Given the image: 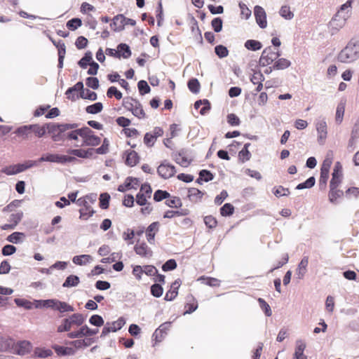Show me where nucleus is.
<instances>
[{"mask_svg": "<svg viewBox=\"0 0 359 359\" xmlns=\"http://www.w3.org/2000/svg\"><path fill=\"white\" fill-rule=\"evenodd\" d=\"M77 127V123H58L55 122L46 123L47 133L54 142L65 141L68 130Z\"/></svg>", "mask_w": 359, "mask_h": 359, "instance_id": "nucleus-1", "label": "nucleus"}, {"mask_svg": "<svg viewBox=\"0 0 359 359\" xmlns=\"http://www.w3.org/2000/svg\"><path fill=\"white\" fill-rule=\"evenodd\" d=\"M96 199V195L92 194L81 197L76 201V204L82 207L79 210L80 219L86 220L93 215L95 211L92 209L91 204H93Z\"/></svg>", "mask_w": 359, "mask_h": 359, "instance_id": "nucleus-2", "label": "nucleus"}, {"mask_svg": "<svg viewBox=\"0 0 359 359\" xmlns=\"http://www.w3.org/2000/svg\"><path fill=\"white\" fill-rule=\"evenodd\" d=\"M85 321V317L81 313H74L67 318H65L61 325L57 327L58 332H69L74 326H81Z\"/></svg>", "mask_w": 359, "mask_h": 359, "instance_id": "nucleus-3", "label": "nucleus"}, {"mask_svg": "<svg viewBox=\"0 0 359 359\" xmlns=\"http://www.w3.org/2000/svg\"><path fill=\"white\" fill-rule=\"evenodd\" d=\"M101 143V138L88 127H83V141L81 142V147L89 146L95 147Z\"/></svg>", "mask_w": 359, "mask_h": 359, "instance_id": "nucleus-4", "label": "nucleus"}, {"mask_svg": "<svg viewBox=\"0 0 359 359\" xmlns=\"http://www.w3.org/2000/svg\"><path fill=\"white\" fill-rule=\"evenodd\" d=\"M113 22L110 25L114 32H119L124 29L126 25L135 26V20L127 18L122 14L115 15L112 19Z\"/></svg>", "mask_w": 359, "mask_h": 359, "instance_id": "nucleus-5", "label": "nucleus"}, {"mask_svg": "<svg viewBox=\"0 0 359 359\" xmlns=\"http://www.w3.org/2000/svg\"><path fill=\"white\" fill-rule=\"evenodd\" d=\"M76 160V159L74 156L60 155L57 154H47L46 155L42 156L39 158L40 162L48 161L62 164H65L66 163H72L74 162Z\"/></svg>", "mask_w": 359, "mask_h": 359, "instance_id": "nucleus-6", "label": "nucleus"}, {"mask_svg": "<svg viewBox=\"0 0 359 359\" xmlns=\"http://www.w3.org/2000/svg\"><path fill=\"white\" fill-rule=\"evenodd\" d=\"M35 164V162L33 161H27L24 163H18L6 166L2 169V172L7 175H15L33 167Z\"/></svg>", "mask_w": 359, "mask_h": 359, "instance_id": "nucleus-7", "label": "nucleus"}, {"mask_svg": "<svg viewBox=\"0 0 359 359\" xmlns=\"http://www.w3.org/2000/svg\"><path fill=\"white\" fill-rule=\"evenodd\" d=\"M280 56L278 50H275L272 47L266 48L260 57L259 63L262 66H268L276 61Z\"/></svg>", "mask_w": 359, "mask_h": 359, "instance_id": "nucleus-8", "label": "nucleus"}, {"mask_svg": "<svg viewBox=\"0 0 359 359\" xmlns=\"http://www.w3.org/2000/svg\"><path fill=\"white\" fill-rule=\"evenodd\" d=\"M152 189L149 184L144 183L141 185L139 193L136 195V203L139 205H145L147 199L151 196Z\"/></svg>", "mask_w": 359, "mask_h": 359, "instance_id": "nucleus-9", "label": "nucleus"}, {"mask_svg": "<svg viewBox=\"0 0 359 359\" xmlns=\"http://www.w3.org/2000/svg\"><path fill=\"white\" fill-rule=\"evenodd\" d=\"M83 127L76 128L68 130L65 140L72 142L75 147H81V142L83 141Z\"/></svg>", "mask_w": 359, "mask_h": 359, "instance_id": "nucleus-10", "label": "nucleus"}, {"mask_svg": "<svg viewBox=\"0 0 359 359\" xmlns=\"http://www.w3.org/2000/svg\"><path fill=\"white\" fill-rule=\"evenodd\" d=\"M126 321L123 318H119L117 320L112 322L111 323H107L103 327L100 337H104L111 332H116L121 330L125 325Z\"/></svg>", "mask_w": 359, "mask_h": 359, "instance_id": "nucleus-11", "label": "nucleus"}, {"mask_svg": "<svg viewBox=\"0 0 359 359\" xmlns=\"http://www.w3.org/2000/svg\"><path fill=\"white\" fill-rule=\"evenodd\" d=\"M158 174L163 179H168L175 175V167L168 163H162L157 168Z\"/></svg>", "mask_w": 359, "mask_h": 359, "instance_id": "nucleus-12", "label": "nucleus"}, {"mask_svg": "<svg viewBox=\"0 0 359 359\" xmlns=\"http://www.w3.org/2000/svg\"><path fill=\"white\" fill-rule=\"evenodd\" d=\"M254 14L255 16L256 22L261 28H265L267 25L266 14L264 9L259 6H256L254 8Z\"/></svg>", "mask_w": 359, "mask_h": 359, "instance_id": "nucleus-13", "label": "nucleus"}, {"mask_svg": "<svg viewBox=\"0 0 359 359\" xmlns=\"http://www.w3.org/2000/svg\"><path fill=\"white\" fill-rule=\"evenodd\" d=\"M67 153L81 158H90L95 154V149L92 148L88 149H69Z\"/></svg>", "mask_w": 359, "mask_h": 359, "instance_id": "nucleus-14", "label": "nucleus"}, {"mask_svg": "<svg viewBox=\"0 0 359 359\" xmlns=\"http://www.w3.org/2000/svg\"><path fill=\"white\" fill-rule=\"evenodd\" d=\"M159 226L158 222H154L146 229L147 240L150 244L154 243L155 236L159 230Z\"/></svg>", "mask_w": 359, "mask_h": 359, "instance_id": "nucleus-15", "label": "nucleus"}, {"mask_svg": "<svg viewBox=\"0 0 359 359\" xmlns=\"http://www.w3.org/2000/svg\"><path fill=\"white\" fill-rule=\"evenodd\" d=\"M181 285V280L180 279H177L175 280L171 286L169 290L167 291L165 293V295L164 297V299L165 301H172L176 298V297L178 294V290Z\"/></svg>", "mask_w": 359, "mask_h": 359, "instance_id": "nucleus-16", "label": "nucleus"}, {"mask_svg": "<svg viewBox=\"0 0 359 359\" xmlns=\"http://www.w3.org/2000/svg\"><path fill=\"white\" fill-rule=\"evenodd\" d=\"M134 250L136 254L142 257H150L152 255V251L144 242L139 243L137 241L134 247Z\"/></svg>", "mask_w": 359, "mask_h": 359, "instance_id": "nucleus-17", "label": "nucleus"}, {"mask_svg": "<svg viewBox=\"0 0 359 359\" xmlns=\"http://www.w3.org/2000/svg\"><path fill=\"white\" fill-rule=\"evenodd\" d=\"M126 165L130 167L136 165L140 161V156L134 150H128L125 153Z\"/></svg>", "mask_w": 359, "mask_h": 359, "instance_id": "nucleus-18", "label": "nucleus"}, {"mask_svg": "<svg viewBox=\"0 0 359 359\" xmlns=\"http://www.w3.org/2000/svg\"><path fill=\"white\" fill-rule=\"evenodd\" d=\"M91 329L86 325H83L79 330L70 332L67 334V337L70 339L80 338L83 336H90Z\"/></svg>", "mask_w": 359, "mask_h": 359, "instance_id": "nucleus-19", "label": "nucleus"}, {"mask_svg": "<svg viewBox=\"0 0 359 359\" xmlns=\"http://www.w3.org/2000/svg\"><path fill=\"white\" fill-rule=\"evenodd\" d=\"M133 182H135V185H139V180L135 177H128L126 179L125 182L122 184H120L118 187L117 190L120 192H125L127 190L131 189H136L133 185Z\"/></svg>", "mask_w": 359, "mask_h": 359, "instance_id": "nucleus-20", "label": "nucleus"}, {"mask_svg": "<svg viewBox=\"0 0 359 359\" xmlns=\"http://www.w3.org/2000/svg\"><path fill=\"white\" fill-rule=\"evenodd\" d=\"M265 78L261 72H255L250 78V81L254 84L257 85L256 91L260 92L263 88V81Z\"/></svg>", "mask_w": 359, "mask_h": 359, "instance_id": "nucleus-21", "label": "nucleus"}, {"mask_svg": "<svg viewBox=\"0 0 359 359\" xmlns=\"http://www.w3.org/2000/svg\"><path fill=\"white\" fill-rule=\"evenodd\" d=\"M198 308V302L194 298L193 295H189L187 297V302L184 305V314L187 313H191L194 311H196Z\"/></svg>", "mask_w": 359, "mask_h": 359, "instance_id": "nucleus-22", "label": "nucleus"}, {"mask_svg": "<svg viewBox=\"0 0 359 359\" xmlns=\"http://www.w3.org/2000/svg\"><path fill=\"white\" fill-rule=\"evenodd\" d=\"M29 129L31 130L32 135H34L38 138L43 137L47 133L46 123L42 126L39 124H31L29 125Z\"/></svg>", "mask_w": 359, "mask_h": 359, "instance_id": "nucleus-23", "label": "nucleus"}, {"mask_svg": "<svg viewBox=\"0 0 359 359\" xmlns=\"http://www.w3.org/2000/svg\"><path fill=\"white\" fill-rule=\"evenodd\" d=\"M203 195L204 193L197 188L192 187L189 188L188 190V197L189 200L194 203L200 202L202 200Z\"/></svg>", "mask_w": 359, "mask_h": 359, "instance_id": "nucleus-24", "label": "nucleus"}, {"mask_svg": "<svg viewBox=\"0 0 359 359\" xmlns=\"http://www.w3.org/2000/svg\"><path fill=\"white\" fill-rule=\"evenodd\" d=\"M353 51L350 48H344L339 54V60L341 62L348 63L353 60Z\"/></svg>", "mask_w": 359, "mask_h": 359, "instance_id": "nucleus-25", "label": "nucleus"}, {"mask_svg": "<svg viewBox=\"0 0 359 359\" xmlns=\"http://www.w3.org/2000/svg\"><path fill=\"white\" fill-rule=\"evenodd\" d=\"M175 161L182 167H187L191 163L186 153L183 151H179L174 155Z\"/></svg>", "mask_w": 359, "mask_h": 359, "instance_id": "nucleus-26", "label": "nucleus"}, {"mask_svg": "<svg viewBox=\"0 0 359 359\" xmlns=\"http://www.w3.org/2000/svg\"><path fill=\"white\" fill-rule=\"evenodd\" d=\"M50 39L51 40L55 46V47L57 48L58 56H59V59H58L59 63L62 64V61H63V59H64L65 53H66V48H65V43L61 40L56 41L50 37Z\"/></svg>", "mask_w": 359, "mask_h": 359, "instance_id": "nucleus-27", "label": "nucleus"}, {"mask_svg": "<svg viewBox=\"0 0 359 359\" xmlns=\"http://www.w3.org/2000/svg\"><path fill=\"white\" fill-rule=\"evenodd\" d=\"M305 348L306 344L302 341H297L294 359H307V356L304 353Z\"/></svg>", "mask_w": 359, "mask_h": 359, "instance_id": "nucleus-28", "label": "nucleus"}, {"mask_svg": "<svg viewBox=\"0 0 359 359\" xmlns=\"http://www.w3.org/2000/svg\"><path fill=\"white\" fill-rule=\"evenodd\" d=\"M309 264L308 257H304L300 262L297 269L296 274L299 279L303 278L305 273H306V268Z\"/></svg>", "mask_w": 359, "mask_h": 359, "instance_id": "nucleus-29", "label": "nucleus"}, {"mask_svg": "<svg viewBox=\"0 0 359 359\" xmlns=\"http://www.w3.org/2000/svg\"><path fill=\"white\" fill-rule=\"evenodd\" d=\"M250 143H246L244 144L243 148L238 152V160L241 163H245L249 161L251 158V154L248 150Z\"/></svg>", "mask_w": 359, "mask_h": 359, "instance_id": "nucleus-30", "label": "nucleus"}, {"mask_svg": "<svg viewBox=\"0 0 359 359\" xmlns=\"http://www.w3.org/2000/svg\"><path fill=\"white\" fill-rule=\"evenodd\" d=\"M343 195L344 191L339 189L338 187H330L328 197L331 203H335L337 200L341 198Z\"/></svg>", "mask_w": 359, "mask_h": 359, "instance_id": "nucleus-31", "label": "nucleus"}, {"mask_svg": "<svg viewBox=\"0 0 359 359\" xmlns=\"http://www.w3.org/2000/svg\"><path fill=\"white\" fill-rule=\"evenodd\" d=\"M25 236H26L24 233L15 231L10 234L7 237L6 240L10 243L17 244L22 242Z\"/></svg>", "mask_w": 359, "mask_h": 359, "instance_id": "nucleus-32", "label": "nucleus"}, {"mask_svg": "<svg viewBox=\"0 0 359 359\" xmlns=\"http://www.w3.org/2000/svg\"><path fill=\"white\" fill-rule=\"evenodd\" d=\"M15 133L18 136L22 137L25 140L32 138L31 130L29 129V125L23 126L18 128Z\"/></svg>", "mask_w": 359, "mask_h": 359, "instance_id": "nucleus-33", "label": "nucleus"}, {"mask_svg": "<svg viewBox=\"0 0 359 359\" xmlns=\"http://www.w3.org/2000/svg\"><path fill=\"white\" fill-rule=\"evenodd\" d=\"M93 343V340L90 338H86L84 339H77L72 341L70 344L75 347L76 348H81L84 347H88L90 346Z\"/></svg>", "mask_w": 359, "mask_h": 359, "instance_id": "nucleus-34", "label": "nucleus"}, {"mask_svg": "<svg viewBox=\"0 0 359 359\" xmlns=\"http://www.w3.org/2000/svg\"><path fill=\"white\" fill-rule=\"evenodd\" d=\"M55 310L59 311L60 312L65 311H74V307L65 302H60L57 299H55Z\"/></svg>", "mask_w": 359, "mask_h": 359, "instance_id": "nucleus-35", "label": "nucleus"}, {"mask_svg": "<svg viewBox=\"0 0 359 359\" xmlns=\"http://www.w3.org/2000/svg\"><path fill=\"white\" fill-rule=\"evenodd\" d=\"M165 204L170 208H179L182 205V200L178 196H170L165 201Z\"/></svg>", "mask_w": 359, "mask_h": 359, "instance_id": "nucleus-36", "label": "nucleus"}, {"mask_svg": "<svg viewBox=\"0 0 359 359\" xmlns=\"http://www.w3.org/2000/svg\"><path fill=\"white\" fill-rule=\"evenodd\" d=\"M333 162V154L330 151L327 154L325 159L323 161L320 170L330 172V167Z\"/></svg>", "mask_w": 359, "mask_h": 359, "instance_id": "nucleus-37", "label": "nucleus"}, {"mask_svg": "<svg viewBox=\"0 0 359 359\" xmlns=\"http://www.w3.org/2000/svg\"><path fill=\"white\" fill-rule=\"evenodd\" d=\"M79 282L80 280L77 276L70 275L66 278L65 281L62 284V286L64 287H75L79 285Z\"/></svg>", "mask_w": 359, "mask_h": 359, "instance_id": "nucleus-38", "label": "nucleus"}, {"mask_svg": "<svg viewBox=\"0 0 359 359\" xmlns=\"http://www.w3.org/2000/svg\"><path fill=\"white\" fill-rule=\"evenodd\" d=\"M92 257L89 255H82L75 256L73 258V262L77 265H85L92 261Z\"/></svg>", "mask_w": 359, "mask_h": 359, "instance_id": "nucleus-39", "label": "nucleus"}, {"mask_svg": "<svg viewBox=\"0 0 359 359\" xmlns=\"http://www.w3.org/2000/svg\"><path fill=\"white\" fill-rule=\"evenodd\" d=\"M118 50V57L128 58L131 55V51L129 46L126 43H121L117 47Z\"/></svg>", "mask_w": 359, "mask_h": 359, "instance_id": "nucleus-40", "label": "nucleus"}, {"mask_svg": "<svg viewBox=\"0 0 359 359\" xmlns=\"http://www.w3.org/2000/svg\"><path fill=\"white\" fill-rule=\"evenodd\" d=\"M198 280L211 287H219L220 285V280L215 278L201 276L198 278Z\"/></svg>", "mask_w": 359, "mask_h": 359, "instance_id": "nucleus-41", "label": "nucleus"}, {"mask_svg": "<svg viewBox=\"0 0 359 359\" xmlns=\"http://www.w3.org/2000/svg\"><path fill=\"white\" fill-rule=\"evenodd\" d=\"M134 103L135 108L133 109V114L139 119L144 118L146 117V114L143 109L142 104L140 103L139 101H137V102Z\"/></svg>", "mask_w": 359, "mask_h": 359, "instance_id": "nucleus-42", "label": "nucleus"}, {"mask_svg": "<svg viewBox=\"0 0 359 359\" xmlns=\"http://www.w3.org/2000/svg\"><path fill=\"white\" fill-rule=\"evenodd\" d=\"M214 176L212 173L207 170H202L199 172V177L197 179L196 182L201 184V181L209 182L213 179Z\"/></svg>", "mask_w": 359, "mask_h": 359, "instance_id": "nucleus-43", "label": "nucleus"}, {"mask_svg": "<svg viewBox=\"0 0 359 359\" xmlns=\"http://www.w3.org/2000/svg\"><path fill=\"white\" fill-rule=\"evenodd\" d=\"M339 17V13L338 12L330 21V25L337 30L341 28L344 25L346 21L345 18L340 20Z\"/></svg>", "mask_w": 359, "mask_h": 359, "instance_id": "nucleus-44", "label": "nucleus"}, {"mask_svg": "<svg viewBox=\"0 0 359 359\" xmlns=\"http://www.w3.org/2000/svg\"><path fill=\"white\" fill-rule=\"evenodd\" d=\"M345 111V103L340 102L337 107L335 120L338 124L342 122Z\"/></svg>", "mask_w": 359, "mask_h": 359, "instance_id": "nucleus-45", "label": "nucleus"}, {"mask_svg": "<svg viewBox=\"0 0 359 359\" xmlns=\"http://www.w3.org/2000/svg\"><path fill=\"white\" fill-rule=\"evenodd\" d=\"M279 14L285 20H292L294 18V13L288 6H283L279 11Z\"/></svg>", "mask_w": 359, "mask_h": 359, "instance_id": "nucleus-46", "label": "nucleus"}, {"mask_svg": "<svg viewBox=\"0 0 359 359\" xmlns=\"http://www.w3.org/2000/svg\"><path fill=\"white\" fill-rule=\"evenodd\" d=\"M103 105L101 102H96L93 104L89 105L86 108V111L88 114H96L102 111Z\"/></svg>", "mask_w": 359, "mask_h": 359, "instance_id": "nucleus-47", "label": "nucleus"}, {"mask_svg": "<svg viewBox=\"0 0 359 359\" xmlns=\"http://www.w3.org/2000/svg\"><path fill=\"white\" fill-rule=\"evenodd\" d=\"M170 198V193L167 191H163L161 189L156 190L154 194V200L156 202H160L163 199H167Z\"/></svg>", "mask_w": 359, "mask_h": 359, "instance_id": "nucleus-48", "label": "nucleus"}, {"mask_svg": "<svg viewBox=\"0 0 359 359\" xmlns=\"http://www.w3.org/2000/svg\"><path fill=\"white\" fill-rule=\"evenodd\" d=\"M290 62L285 58H280L276 60L273 66L274 69H284L290 65Z\"/></svg>", "mask_w": 359, "mask_h": 359, "instance_id": "nucleus-49", "label": "nucleus"}, {"mask_svg": "<svg viewBox=\"0 0 359 359\" xmlns=\"http://www.w3.org/2000/svg\"><path fill=\"white\" fill-rule=\"evenodd\" d=\"M204 104V106L200 109V113L201 114H205L208 111L210 110V103L208 102V100H204L203 101L202 100H198V101H196L194 104V107L198 109L200 108V107Z\"/></svg>", "mask_w": 359, "mask_h": 359, "instance_id": "nucleus-50", "label": "nucleus"}, {"mask_svg": "<svg viewBox=\"0 0 359 359\" xmlns=\"http://www.w3.org/2000/svg\"><path fill=\"white\" fill-rule=\"evenodd\" d=\"M107 95L109 98H111L114 96L115 98L118 100H120L123 97L122 93L119 91L115 86H111L108 88L107 91Z\"/></svg>", "mask_w": 359, "mask_h": 359, "instance_id": "nucleus-51", "label": "nucleus"}, {"mask_svg": "<svg viewBox=\"0 0 359 359\" xmlns=\"http://www.w3.org/2000/svg\"><path fill=\"white\" fill-rule=\"evenodd\" d=\"M110 195L107 193L101 194L100 196V207L102 209H107L109 205Z\"/></svg>", "mask_w": 359, "mask_h": 359, "instance_id": "nucleus-52", "label": "nucleus"}, {"mask_svg": "<svg viewBox=\"0 0 359 359\" xmlns=\"http://www.w3.org/2000/svg\"><path fill=\"white\" fill-rule=\"evenodd\" d=\"M83 85L82 82L76 83L72 88H69L66 91V95L67 96V98L70 99L72 100H75V96L73 95L72 97H71L69 95V94L73 93V92H75V91H81L82 92L83 91Z\"/></svg>", "mask_w": 359, "mask_h": 359, "instance_id": "nucleus-53", "label": "nucleus"}, {"mask_svg": "<svg viewBox=\"0 0 359 359\" xmlns=\"http://www.w3.org/2000/svg\"><path fill=\"white\" fill-rule=\"evenodd\" d=\"M330 172L320 170V175L319 179V187L321 189H325L327 186V182L329 179Z\"/></svg>", "mask_w": 359, "mask_h": 359, "instance_id": "nucleus-54", "label": "nucleus"}, {"mask_svg": "<svg viewBox=\"0 0 359 359\" xmlns=\"http://www.w3.org/2000/svg\"><path fill=\"white\" fill-rule=\"evenodd\" d=\"M188 88L191 92L197 93L200 90V83L196 79H191L188 81Z\"/></svg>", "mask_w": 359, "mask_h": 359, "instance_id": "nucleus-55", "label": "nucleus"}, {"mask_svg": "<svg viewBox=\"0 0 359 359\" xmlns=\"http://www.w3.org/2000/svg\"><path fill=\"white\" fill-rule=\"evenodd\" d=\"M82 21L80 18H72L67 22V27L70 30H75L78 27H81Z\"/></svg>", "mask_w": 359, "mask_h": 359, "instance_id": "nucleus-56", "label": "nucleus"}, {"mask_svg": "<svg viewBox=\"0 0 359 359\" xmlns=\"http://www.w3.org/2000/svg\"><path fill=\"white\" fill-rule=\"evenodd\" d=\"M316 182V180L314 177H311L307 179L304 182L299 184L296 189H309L314 186Z\"/></svg>", "mask_w": 359, "mask_h": 359, "instance_id": "nucleus-57", "label": "nucleus"}, {"mask_svg": "<svg viewBox=\"0 0 359 359\" xmlns=\"http://www.w3.org/2000/svg\"><path fill=\"white\" fill-rule=\"evenodd\" d=\"M273 194L276 197L288 196L290 194V189L288 188H285L283 186H278L277 187H274Z\"/></svg>", "mask_w": 359, "mask_h": 359, "instance_id": "nucleus-58", "label": "nucleus"}, {"mask_svg": "<svg viewBox=\"0 0 359 359\" xmlns=\"http://www.w3.org/2000/svg\"><path fill=\"white\" fill-rule=\"evenodd\" d=\"M245 46L248 50H257L261 49L262 44L259 41H255V40H248L245 43Z\"/></svg>", "mask_w": 359, "mask_h": 359, "instance_id": "nucleus-59", "label": "nucleus"}, {"mask_svg": "<svg viewBox=\"0 0 359 359\" xmlns=\"http://www.w3.org/2000/svg\"><path fill=\"white\" fill-rule=\"evenodd\" d=\"M234 212V207L231 203H225L220 208V214L222 216L231 215Z\"/></svg>", "mask_w": 359, "mask_h": 359, "instance_id": "nucleus-60", "label": "nucleus"}, {"mask_svg": "<svg viewBox=\"0 0 359 359\" xmlns=\"http://www.w3.org/2000/svg\"><path fill=\"white\" fill-rule=\"evenodd\" d=\"M342 175H338V173L332 172V179L330 183V187H339L341 182Z\"/></svg>", "mask_w": 359, "mask_h": 359, "instance_id": "nucleus-61", "label": "nucleus"}, {"mask_svg": "<svg viewBox=\"0 0 359 359\" xmlns=\"http://www.w3.org/2000/svg\"><path fill=\"white\" fill-rule=\"evenodd\" d=\"M258 302L260 308L264 311L266 316H271L272 315L271 309L269 304L262 298L258 299Z\"/></svg>", "mask_w": 359, "mask_h": 359, "instance_id": "nucleus-62", "label": "nucleus"}, {"mask_svg": "<svg viewBox=\"0 0 359 359\" xmlns=\"http://www.w3.org/2000/svg\"><path fill=\"white\" fill-rule=\"evenodd\" d=\"M92 60V54L90 52L86 53L85 55L83 58H81L79 62V65L81 67L86 69L88 65H89L90 63H91Z\"/></svg>", "mask_w": 359, "mask_h": 359, "instance_id": "nucleus-63", "label": "nucleus"}, {"mask_svg": "<svg viewBox=\"0 0 359 359\" xmlns=\"http://www.w3.org/2000/svg\"><path fill=\"white\" fill-rule=\"evenodd\" d=\"M215 52L216 55L220 57L223 58L226 57L229 55V50L226 47L222 45H218L215 48Z\"/></svg>", "mask_w": 359, "mask_h": 359, "instance_id": "nucleus-64", "label": "nucleus"}]
</instances>
